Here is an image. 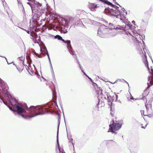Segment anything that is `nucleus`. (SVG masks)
Masks as SVG:
<instances>
[{
	"label": "nucleus",
	"mask_w": 153,
	"mask_h": 153,
	"mask_svg": "<svg viewBox=\"0 0 153 153\" xmlns=\"http://www.w3.org/2000/svg\"><path fill=\"white\" fill-rule=\"evenodd\" d=\"M5 88H4L3 85H0V93H1L4 94L6 97H8L9 103H10L14 108H16L18 114H21L24 118L29 119L38 114H41L40 113L44 111V109L40 106H31L29 109V114L30 115H27L26 112L27 109L26 105L20 103H18L17 100L13 97L7 91V87Z\"/></svg>",
	"instance_id": "1"
},
{
	"label": "nucleus",
	"mask_w": 153,
	"mask_h": 153,
	"mask_svg": "<svg viewBox=\"0 0 153 153\" xmlns=\"http://www.w3.org/2000/svg\"><path fill=\"white\" fill-rule=\"evenodd\" d=\"M82 72H83V73H84V74H85L86 75V74H85V73H84V71H82Z\"/></svg>",
	"instance_id": "19"
},
{
	"label": "nucleus",
	"mask_w": 153,
	"mask_h": 153,
	"mask_svg": "<svg viewBox=\"0 0 153 153\" xmlns=\"http://www.w3.org/2000/svg\"><path fill=\"white\" fill-rule=\"evenodd\" d=\"M7 63H8V64H10V63H8V62H7Z\"/></svg>",
	"instance_id": "27"
},
{
	"label": "nucleus",
	"mask_w": 153,
	"mask_h": 153,
	"mask_svg": "<svg viewBox=\"0 0 153 153\" xmlns=\"http://www.w3.org/2000/svg\"><path fill=\"white\" fill-rule=\"evenodd\" d=\"M129 28L130 29H131V27H129Z\"/></svg>",
	"instance_id": "22"
},
{
	"label": "nucleus",
	"mask_w": 153,
	"mask_h": 153,
	"mask_svg": "<svg viewBox=\"0 0 153 153\" xmlns=\"http://www.w3.org/2000/svg\"><path fill=\"white\" fill-rule=\"evenodd\" d=\"M141 127H142V128H145V127H143V125H141Z\"/></svg>",
	"instance_id": "17"
},
{
	"label": "nucleus",
	"mask_w": 153,
	"mask_h": 153,
	"mask_svg": "<svg viewBox=\"0 0 153 153\" xmlns=\"http://www.w3.org/2000/svg\"><path fill=\"white\" fill-rule=\"evenodd\" d=\"M73 53H73V52H72V54H73Z\"/></svg>",
	"instance_id": "29"
},
{
	"label": "nucleus",
	"mask_w": 153,
	"mask_h": 153,
	"mask_svg": "<svg viewBox=\"0 0 153 153\" xmlns=\"http://www.w3.org/2000/svg\"><path fill=\"white\" fill-rule=\"evenodd\" d=\"M27 32V33H29V31H28Z\"/></svg>",
	"instance_id": "23"
},
{
	"label": "nucleus",
	"mask_w": 153,
	"mask_h": 153,
	"mask_svg": "<svg viewBox=\"0 0 153 153\" xmlns=\"http://www.w3.org/2000/svg\"><path fill=\"white\" fill-rule=\"evenodd\" d=\"M116 97H117V95H116Z\"/></svg>",
	"instance_id": "24"
},
{
	"label": "nucleus",
	"mask_w": 153,
	"mask_h": 153,
	"mask_svg": "<svg viewBox=\"0 0 153 153\" xmlns=\"http://www.w3.org/2000/svg\"><path fill=\"white\" fill-rule=\"evenodd\" d=\"M125 18V17L124 16L123 17H120V19L122 20H124Z\"/></svg>",
	"instance_id": "12"
},
{
	"label": "nucleus",
	"mask_w": 153,
	"mask_h": 153,
	"mask_svg": "<svg viewBox=\"0 0 153 153\" xmlns=\"http://www.w3.org/2000/svg\"><path fill=\"white\" fill-rule=\"evenodd\" d=\"M40 53H36V52L34 53V54L35 55L39 57H41V56H40L41 53L43 54H44V55L46 53L47 54L48 56V58L49 61L50 62V59L49 58V55L48 54V51H47V49L44 46H43L42 47H40Z\"/></svg>",
	"instance_id": "4"
},
{
	"label": "nucleus",
	"mask_w": 153,
	"mask_h": 153,
	"mask_svg": "<svg viewBox=\"0 0 153 153\" xmlns=\"http://www.w3.org/2000/svg\"><path fill=\"white\" fill-rule=\"evenodd\" d=\"M107 4L108 5H111L112 4V3H111L109 1H107Z\"/></svg>",
	"instance_id": "13"
},
{
	"label": "nucleus",
	"mask_w": 153,
	"mask_h": 153,
	"mask_svg": "<svg viewBox=\"0 0 153 153\" xmlns=\"http://www.w3.org/2000/svg\"><path fill=\"white\" fill-rule=\"evenodd\" d=\"M146 125L145 126V127H146Z\"/></svg>",
	"instance_id": "30"
},
{
	"label": "nucleus",
	"mask_w": 153,
	"mask_h": 153,
	"mask_svg": "<svg viewBox=\"0 0 153 153\" xmlns=\"http://www.w3.org/2000/svg\"><path fill=\"white\" fill-rule=\"evenodd\" d=\"M132 23H133L134 25H135V22L134 21H133L132 22Z\"/></svg>",
	"instance_id": "15"
},
{
	"label": "nucleus",
	"mask_w": 153,
	"mask_h": 153,
	"mask_svg": "<svg viewBox=\"0 0 153 153\" xmlns=\"http://www.w3.org/2000/svg\"><path fill=\"white\" fill-rule=\"evenodd\" d=\"M148 80L151 84V85L153 84V77L152 76H151L149 78Z\"/></svg>",
	"instance_id": "10"
},
{
	"label": "nucleus",
	"mask_w": 153,
	"mask_h": 153,
	"mask_svg": "<svg viewBox=\"0 0 153 153\" xmlns=\"http://www.w3.org/2000/svg\"><path fill=\"white\" fill-rule=\"evenodd\" d=\"M133 36L134 37V36ZM135 38H136V40H137V37H136V36L135 35Z\"/></svg>",
	"instance_id": "18"
},
{
	"label": "nucleus",
	"mask_w": 153,
	"mask_h": 153,
	"mask_svg": "<svg viewBox=\"0 0 153 153\" xmlns=\"http://www.w3.org/2000/svg\"><path fill=\"white\" fill-rule=\"evenodd\" d=\"M145 105L147 109H148L149 108L151 107L152 105L151 101L149 100L148 102L146 101L145 103Z\"/></svg>",
	"instance_id": "8"
},
{
	"label": "nucleus",
	"mask_w": 153,
	"mask_h": 153,
	"mask_svg": "<svg viewBox=\"0 0 153 153\" xmlns=\"http://www.w3.org/2000/svg\"><path fill=\"white\" fill-rule=\"evenodd\" d=\"M67 31H66V32H65V33H66Z\"/></svg>",
	"instance_id": "28"
},
{
	"label": "nucleus",
	"mask_w": 153,
	"mask_h": 153,
	"mask_svg": "<svg viewBox=\"0 0 153 153\" xmlns=\"http://www.w3.org/2000/svg\"><path fill=\"white\" fill-rule=\"evenodd\" d=\"M89 6L90 9L93 11L95 10V9L97 7V5L94 4H91Z\"/></svg>",
	"instance_id": "7"
},
{
	"label": "nucleus",
	"mask_w": 153,
	"mask_h": 153,
	"mask_svg": "<svg viewBox=\"0 0 153 153\" xmlns=\"http://www.w3.org/2000/svg\"><path fill=\"white\" fill-rule=\"evenodd\" d=\"M137 36H140V35H137Z\"/></svg>",
	"instance_id": "20"
},
{
	"label": "nucleus",
	"mask_w": 153,
	"mask_h": 153,
	"mask_svg": "<svg viewBox=\"0 0 153 153\" xmlns=\"http://www.w3.org/2000/svg\"><path fill=\"white\" fill-rule=\"evenodd\" d=\"M57 143H58V144H58V134L57 133Z\"/></svg>",
	"instance_id": "14"
},
{
	"label": "nucleus",
	"mask_w": 153,
	"mask_h": 153,
	"mask_svg": "<svg viewBox=\"0 0 153 153\" xmlns=\"http://www.w3.org/2000/svg\"><path fill=\"white\" fill-rule=\"evenodd\" d=\"M9 108L10 110H11L12 111H13V110L12 109V108L11 107H9Z\"/></svg>",
	"instance_id": "16"
},
{
	"label": "nucleus",
	"mask_w": 153,
	"mask_h": 153,
	"mask_svg": "<svg viewBox=\"0 0 153 153\" xmlns=\"http://www.w3.org/2000/svg\"><path fill=\"white\" fill-rule=\"evenodd\" d=\"M28 1H30V0H27Z\"/></svg>",
	"instance_id": "25"
},
{
	"label": "nucleus",
	"mask_w": 153,
	"mask_h": 153,
	"mask_svg": "<svg viewBox=\"0 0 153 153\" xmlns=\"http://www.w3.org/2000/svg\"><path fill=\"white\" fill-rule=\"evenodd\" d=\"M27 4L31 7L32 12L33 13L34 11H35L38 15L37 17H39L44 12V10L42 9L41 4L37 2H35L33 6H31L30 3H27Z\"/></svg>",
	"instance_id": "2"
},
{
	"label": "nucleus",
	"mask_w": 153,
	"mask_h": 153,
	"mask_svg": "<svg viewBox=\"0 0 153 153\" xmlns=\"http://www.w3.org/2000/svg\"><path fill=\"white\" fill-rule=\"evenodd\" d=\"M59 151L60 153H65L63 150L62 149H60L59 147Z\"/></svg>",
	"instance_id": "11"
},
{
	"label": "nucleus",
	"mask_w": 153,
	"mask_h": 153,
	"mask_svg": "<svg viewBox=\"0 0 153 153\" xmlns=\"http://www.w3.org/2000/svg\"><path fill=\"white\" fill-rule=\"evenodd\" d=\"M88 77L89 79H91V78H90L89 77Z\"/></svg>",
	"instance_id": "26"
},
{
	"label": "nucleus",
	"mask_w": 153,
	"mask_h": 153,
	"mask_svg": "<svg viewBox=\"0 0 153 153\" xmlns=\"http://www.w3.org/2000/svg\"><path fill=\"white\" fill-rule=\"evenodd\" d=\"M121 125L119 123H113L112 125H109L110 128L108 132H112L114 133L115 131L117 130L120 128Z\"/></svg>",
	"instance_id": "5"
},
{
	"label": "nucleus",
	"mask_w": 153,
	"mask_h": 153,
	"mask_svg": "<svg viewBox=\"0 0 153 153\" xmlns=\"http://www.w3.org/2000/svg\"><path fill=\"white\" fill-rule=\"evenodd\" d=\"M106 29L105 26L104 25H102L98 30V34L100 37H103V36L102 33L105 32Z\"/></svg>",
	"instance_id": "6"
},
{
	"label": "nucleus",
	"mask_w": 153,
	"mask_h": 153,
	"mask_svg": "<svg viewBox=\"0 0 153 153\" xmlns=\"http://www.w3.org/2000/svg\"><path fill=\"white\" fill-rule=\"evenodd\" d=\"M33 1H34V0H32Z\"/></svg>",
	"instance_id": "31"
},
{
	"label": "nucleus",
	"mask_w": 153,
	"mask_h": 153,
	"mask_svg": "<svg viewBox=\"0 0 153 153\" xmlns=\"http://www.w3.org/2000/svg\"><path fill=\"white\" fill-rule=\"evenodd\" d=\"M143 45H144V47H143V51L144 53H143V52L142 51V53L144 54V57L145 58V60L143 61V62L145 64V65L146 67L147 68H148L149 72L151 74L153 75V67L151 66L150 67H149L148 65V61L146 59V53H148V51L146 49V48L145 46L144 45V42L143 41Z\"/></svg>",
	"instance_id": "3"
},
{
	"label": "nucleus",
	"mask_w": 153,
	"mask_h": 153,
	"mask_svg": "<svg viewBox=\"0 0 153 153\" xmlns=\"http://www.w3.org/2000/svg\"><path fill=\"white\" fill-rule=\"evenodd\" d=\"M3 102H4V104H5L6 105H7V104H5V103L4 102L3 100Z\"/></svg>",
	"instance_id": "21"
},
{
	"label": "nucleus",
	"mask_w": 153,
	"mask_h": 153,
	"mask_svg": "<svg viewBox=\"0 0 153 153\" xmlns=\"http://www.w3.org/2000/svg\"><path fill=\"white\" fill-rule=\"evenodd\" d=\"M58 39H61L62 40L63 42L67 43L68 46L69 45H70V41H65L63 39H62V38L61 36H59Z\"/></svg>",
	"instance_id": "9"
}]
</instances>
